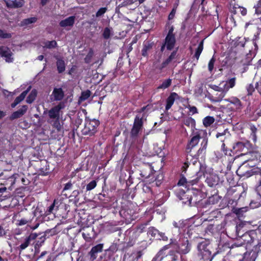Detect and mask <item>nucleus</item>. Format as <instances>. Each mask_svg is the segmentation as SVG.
Masks as SVG:
<instances>
[{"mask_svg":"<svg viewBox=\"0 0 261 261\" xmlns=\"http://www.w3.org/2000/svg\"><path fill=\"white\" fill-rule=\"evenodd\" d=\"M258 255V252L256 251L252 250L249 253L250 256V261H255Z\"/></svg>","mask_w":261,"mask_h":261,"instance_id":"nucleus-52","label":"nucleus"},{"mask_svg":"<svg viewBox=\"0 0 261 261\" xmlns=\"http://www.w3.org/2000/svg\"><path fill=\"white\" fill-rule=\"evenodd\" d=\"M189 110L192 115L198 113L197 109L195 106H190Z\"/></svg>","mask_w":261,"mask_h":261,"instance_id":"nucleus-60","label":"nucleus"},{"mask_svg":"<svg viewBox=\"0 0 261 261\" xmlns=\"http://www.w3.org/2000/svg\"><path fill=\"white\" fill-rule=\"evenodd\" d=\"M210 87L214 90L215 93L214 94L215 96L213 97V100L215 102H219L222 100L225 96L227 91V88L223 87L222 86H217L215 85H210Z\"/></svg>","mask_w":261,"mask_h":261,"instance_id":"nucleus-6","label":"nucleus"},{"mask_svg":"<svg viewBox=\"0 0 261 261\" xmlns=\"http://www.w3.org/2000/svg\"><path fill=\"white\" fill-rule=\"evenodd\" d=\"M200 138V134L197 132L191 138L187 146V150L189 153H190L192 149L198 144Z\"/></svg>","mask_w":261,"mask_h":261,"instance_id":"nucleus-16","label":"nucleus"},{"mask_svg":"<svg viewBox=\"0 0 261 261\" xmlns=\"http://www.w3.org/2000/svg\"><path fill=\"white\" fill-rule=\"evenodd\" d=\"M152 173V169L151 167L148 166L145 170L141 172L140 175L142 177L148 178L151 177Z\"/></svg>","mask_w":261,"mask_h":261,"instance_id":"nucleus-32","label":"nucleus"},{"mask_svg":"<svg viewBox=\"0 0 261 261\" xmlns=\"http://www.w3.org/2000/svg\"><path fill=\"white\" fill-rule=\"evenodd\" d=\"M217 178L218 177L215 175H210L209 177L206 178V181L210 187H212L217 184Z\"/></svg>","mask_w":261,"mask_h":261,"instance_id":"nucleus-31","label":"nucleus"},{"mask_svg":"<svg viewBox=\"0 0 261 261\" xmlns=\"http://www.w3.org/2000/svg\"><path fill=\"white\" fill-rule=\"evenodd\" d=\"M113 29L111 28L106 27L104 30L102 34L103 37L108 39L110 38L111 36L112 35Z\"/></svg>","mask_w":261,"mask_h":261,"instance_id":"nucleus-39","label":"nucleus"},{"mask_svg":"<svg viewBox=\"0 0 261 261\" xmlns=\"http://www.w3.org/2000/svg\"><path fill=\"white\" fill-rule=\"evenodd\" d=\"M168 258V261H176L178 259V255L175 254L173 251H171Z\"/></svg>","mask_w":261,"mask_h":261,"instance_id":"nucleus-53","label":"nucleus"},{"mask_svg":"<svg viewBox=\"0 0 261 261\" xmlns=\"http://www.w3.org/2000/svg\"><path fill=\"white\" fill-rule=\"evenodd\" d=\"M255 13L257 15L261 14V0H259L257 4L254 6Z\"/></svg>","mask_w":261,"mask_h":261,"instance_id":"nucleus-48","label":"nucleus"},{"mask_svg":"<svg viewBox=\"0 0 261 261\" xmlns=\"http://www.w3.org/2000/svg\"><path fill=\"white\" fill-rule=\"evenodd\" d=\"M238 11L240 12L243 16H245L247 14V10L244 7H239L238 8Z\"/></svg>","mask_w":261,"mask_h":261,"instance_id":"nucleus-59","label":"nucleus"},{"mask_svg":"<svg viewBox=\"0 0 261 261\" xmlns=\"http://www.w3.org/2000/svg\"><path fill=\"white\" fill-rule=\"evenodd\" d=\"M81 116H82V114L80 115V113H78L76 116L77 117L75 121V123L76 125L79 126V125L81 124L83 121L82 119L80 118Z\"/></svg>","mask_w":261,"mask_h":261,"instance_id":"nucleus-56","label":"nucleus"},{"mask_svg":"<svg viewBox=\"0 0 261 261\" xmlns=\"http://www.w3.org/2000/svg\"><path fill=\"white\" fill-rule=\"evenodd\" d=\"M75 17L74 16H71L67 17V18L61 20L59 22L60 27L63 28L72 27L75 22Z\"/></svg>","mask_w":261,"mask_h":261,"instance_id":"nucleus-20","label":"nucleus"},{"mask_svg":"<svg viewBox=\"0 0 261 261\" xmlns=\"http://www.w3.org/2000/svg\"><path fill=\"white\" fill-rule=\"evenodd\" d=\"M192 193L190 190H187V192L181 191L177 196L182 201V203L190 205L192 204V200L193 199L191 195Z\"/></svg>","mask_w":261,"mask_h":261,"instance_id":"nucleus-13","label":"nucleus"},{"mask_svg":"<svg viewBox=\"0 0 261 261\" xmlns=\"http://www.w3.org/2000/svg\"><path fill=\"white\" fill-rule=\"evenodd\" d=\"M55 201H54V202L53 203H52L48 207V209L47 210L46 212H47V214L53 213V211H54V210L55 208Z\"/></svg>","mask_w":261,"mask_h":261,"instance_id":"nucleus-58","label":"nucleus"},{"mask_svg":"<svg viewBox=\"0 0 261 261\" xmlns=\"http://www.w3.org/2000/svg\"><path fill=\"white\" fill-rule=\"evenodd\" d=\"M246 89L248 92V95H251L254 91V87L252 84H250L247 86Z\"/></svg>","mask_w":261,"mask_h":261,"instance_id":"nucleus-55","label":"nucleus"},{"mask_svg":"<svg viewBox=\"0 0 261 261\" xmlns=\"http://www.w3.org/2000/svg\"><path fill=\"white\" fill-rule=\"evenodd\" d=\"M99 122L96 119H85L84 127L82 130V133L84 135L91 136L94 135L97 132V127Z\"/></svg>","mask_w":261,"mask_h":261,"instance_id":"nucleus-5","label":"nucleus"},{"mask_svg":"<svg viewBox=\"0 0 261 261\" xmlns=\"http://www.w3.org/2000/svg\"><path fill=\"white\" fill-rule=\"evenodd\" d=\"M37 94V91L35 89H33L31 91L30 94L27 98L26 101L28 103H32L35 99Z\"/></svg>","mask_w":261,"mask_h":261,"instance_id":"nucleus-33","label":"nucleus"},{"mask_svg":"<svg viewBox=\"0 0 261 261\" xmlns=\"http://www.w3.org/2000/svg\"><path fill=\"white\" fill-rule=\"evenodd\" d=\"M203 49V40H202L199 44L196 50L195 54L194 55L195 57L198 60L199 58L200 55Z\"/></svg>","mask_w":261,"mask_h":261,"instance_id":"nucleus-38","label":"nucleus"},{"mask_svg":"<svg viewBox=\"0 0 261 261\" xmlns=\"http://www.w3.org/2000/svg\"><path fill=\"white\" fill-rule=\"evenodd\" d=\"M72 183L70 181L67 182L65 185V187L64 188V190H68L70 189L71 187H72Z\"/></svg>","mask_w":261,"mask_h":261,"instance_id":"nucleus-64","label":"nucleus"},{"mask_svg":"<svg viewBox=\"0 0 261 261\" xmlns=\"http://www.w3.org/2000/svg\"><path fill=\"white\" fill-rule=\"evenodd\" d=\"M108 10L107 7H102L100 8L96 13V16L99 17L102 16Z\"/></svg>","mask_w":261,"mask_h":261,"instance_id":"nucleus-50","label":"nucleus"},{"mask_svg":"<svg viewBox=\"0 0 261 261\" xmlns=\"http://www.w3.org/2000/svg\"><path fill=\"white\" fill-rule=\"evenodd\" d=\"M207 139H204L201 143V147L197 151V152L196 154L194 155L195 161L193 162V164L196 162V160L198 158H201V159H203L205 157L206 153V149L207 145Z\"/></svg>","mask_w":261,"mask_h":261,"instance_id":"nucleus-12","label":"nucleus"},{"mask_svg":"<svg viewBox=\"0 0 261 261\" xmlns=\"http://www.w3.org/2000/svg\"><path fill=\"white\" fill-rule=\"evenodd\" d=\"M241 239L243 240L244 242H241L240 244L234 243L232 245L230 251L232 252H234L236 250V249L242 246L246 243H251L253 242L252 238L249 232H245L240 237Z\"/></svg>","mask_w":261,"mask_h":261,"instance_id":"nucleus-11","label":"nucleus"},{"mask_svg":"<svg viewBox=\"0 0 261 261\" xmlns=\"http://www.w3.org/2000/svg\"><path fill=\"white\" fill-rule=\"evenodd\" d=\"M244 224L242 223H239V224H237L234 227V230H235V237H240L241 236V234L244 233V231L242 230V229L243 228Z\"/></svg>","mask_w":261,"mask_h":261,"instance_id":"nucleus-34","label":"nucleus"},{"mask_svg":"<svg viewBox=\"0 0 261 261\" xmlns=\"http://www.w3.org/2000/svg\"><path fill=\"white\" fill-rule=\"evenodd\" d=\"M256 88L259 93L261 94V78L259 82L256 83Z\"/></svg>","mask_w":261,"mask_h":261,"instance_id":"nucleus-63","label":"nucleus"},{"mask_svg":"<svg viewBox=\"0 0 261 261\" xmlns=\"http://www.w3.org/2000/svg\"><path fill=\"white\" fill-rule=\"evenodd\" d=\"M172 81V80L171 79H167L163 80L161 84L157 87V89L165 90L168 88L171 85Z\"/></svg>","mask_w":261,"mask_h":261,"instance_id":"nucleus-26","label":"nucleus"},{"mask_svg":"<svg viewBox=\"0 0 261 261\" xmlns=\"http://www.w3.org/2000/svg\"><path fill=\"white\" fill-rule=\"evenodd\" d=\"M182 122L185 125L191 128L194 127L195 126V121L191 117L184 118Z\"/></svg>","mask_w":261,"mask_h":261,"instance_id":"nucleus-29","label":"nucleus"},{"mask_svg":"<svg viewBox=\"0 0 261 261\" xmlns=\"http://www.w3.org/2000/svg\"><path fill=\"white\" fill-rule=\"evenodd\" d=\"M250 129L251 131V138H252L253 141L255 143L257 140V137L256 135V133L257 131V128L254 125H250Z\"/></svg>","mask_w":261,"mask_h":261,"instance_id":"nucleus-41","label":"nucleus"},{"mask_svg":"<svg viewBox=\"0 0 261 261\" xmlns=\"http://www.w3.org/2000/svg\"><path fill=\"white\" fill-rule=\"evenodd\" d=\"M28 107L27 105H23L21 108L17 111L13 112L10 117L11 120L20 118L22 117L27 111Z\"/></svg>","mask_w":261,"mask_h":261,"instance_id":"nucleus-18","label":"nucleus"},{"mask_svg":"<svg viewBox=\"0 0 261 261\" xmlns=\"http://www.w3.org/2000/svg\"><path fill=\"white\" fill-rule=\"evenodd\" d=\"M93 52L92 50H90L85 58V61L87 63H90L91 59L93 56Z\"/></svg>","mask_w":261,"mask_h":261,"instance_id":"nucleus-54","label":"nucleus"},{"mask_svg":"<svg viewBox=\"0 0 261 261\" xmlns=\"http://www.w3.org/2000/svg\"><path fill=\"white\" fill-rule=\"evenodd\" d=\"M175 13H176V9L173 8L168 16V19L169 20H171V19H173V18L175 16Z\"/></svg>","mask_w":261,"mask_h":261,"instance_id":"nucleus-61","label":"nucleus"},{"mask_svg":"<svg viewBox=\"0 0 261 261\" xmlns=\"http://www.w3.org/2000/svg\"><path fill=\"white\" fill-rule=\"evenodd\" d=\"M143 117H141L139 115H137L134 119L133 125L130 133V136L132 139V144L136 141H137L138 137L143 129Z\"/></svg>","mask_w":261,"mask_h":261,"instance_id":"nucleus-4","label":"nucleus"},{"mask_svg":"<svg viewBox=\"0 0 261 261\" xmlns=\"http://www.w3.org/2000/svg\"><path fill=\"white\" fill-rule=\"evenodd\" d=\"M0 56L8 63H12L14 61L13 54L11 49L5 46H0Z\"/></svg>","mask_w":261,"mask_h":261,"instance_id":"nucleus-10","label":"nucleus"},{"mask_svg":"<svg viewBox=\"0 0 261 261\" xmlns=\"http://www.w3.org/2000/svg\"><path fill=\"white\" fill-rule=\"evenodd\" d=\"M212 247L206 240L199 243L197 246V255L199 259L203 261H212L216 253L212 254Z\"/></svg>","mask_w":261,"mask_h":261,"instance_id":"nucleus-2","label":"nucleus"},{"mask_svg":"<svg viewBox=\"0 0 261 261\" xmlns=\"http://www.w3.org/2000/svg\"><path fill=\"white\" fill-rule=\"evenodd\" d=\"M51 97V99L54 101H60L64 97V92L61 88H55Z\"/></svg>","mask_w":261,"mask_h":261,"instance_id":"nucleus-17","label":"nucleus"},{"mask_svg":"<svg viewBox=\"0 0 261 261\" xmlns=\"http://www.w3.org/2000/svg\"><path fill=\"white\" fill-rule=\"evenodd\" d=\"M230 134L227 129L224 130L222 132H218L216 134V137L220 139L221 142H224L225 139L229 137Z\"/></svg>","mask_w":261,"mask_h":261,"instance_id":"nucleus-27","label":"nucleus"},{"mask_svg":"<svg viewBox=\"0 0 261 261\" xmlns=\"http://www.w3.org/2000/svg\"><path fill=\"white\" fill-rule=\"evenodd\" d=\"M37 18L36 17H30L23 19L20 23L21 27L28 26L32 23H35L37 21Z\"/></svg>","mask_w":261,"mask_h":261,"instance_id":"nucleus-28","label":"nucleus"},{"mask_svg":"<svg viewBox=\"0 0 261 261\" xmlns=\"http://www.w3.org/2000/svg\"><path fill=\"white\" fill-rule=\"evenodd\" d=\"M164 257L163 251L160 250L151 261H162Z\"/></svg>","mask_w":261,"mask_h":261,"instance_id":"nucleus-45","label":"nucleus"},{"mask_svg":"<svg viewBox=\"0 0 261 261\" xmlns=\"http://www.w3.org/2000/svg\"><path fill=\"white\" fill-rule=\"evenodd\" d=\"M255 51L249 50V53L247 54L245 58L241 60V63L243 65H249L251 64L253 58L255 56Z\"/></svg>","mask_w":261,"mask_h":261,"instance_id":"nucleus-22","label":"nucleus"},{"mask_svg":"<svg viewBox=\"0 0 261 261\" xmlns=\"http://www.w3.org/2000/svg\"><path fill=\"white\" fill-rule=\"evenodd\" d=\"M173 60L169 57L164 61L161 65L159 69L160 70H162L163 68H165L169 64H170Z\"/></svg>","mask_w":261,"mask_h":261,"instance_id":"nucleus-51","label":"nucleus"},{"mask_svg":"<svg viewBox=\"0 0 261 261\" xmlns=\"http://www.w3.org/2000/svg\"><path fill=\"white\" fill-rule=\"evenodd\" d=\"M12 37L11 33H7L6 32L0 29V38L3 39L10 38Z\"/></svg>","mask_w":261,"mask_h":261,"instance_id":"nucleus-47","label":"nucleus"},{"mask_svg":"<svg viewBox=\"0 0 261 261\" xmlns=\"http://www.w3.org/2000/svg\"><path fill=\"white\" fill-rule=\"evenodd\" d=\"M233 148L237 151H243L247 149V147L245 143L241 142H237L233 146Z\"/></svg>","mask_w":261,"mask_h":261,"instance_id":"nucleus-37","label":"nucleus"},{"mask_svg":"<svg viewBox=\"0 0 261 261\" xmlns=\"http://www.w3.org/2000/svg\"><path fill=\"white\" fill-rule=\"evenodd\" d=\"M215 121V118L212 116H206L203 119V124L205 127L210 126Z\"/></svg>","mask_w":261,"mask_h":261,"instance_id":"nucleus-35","label":"nucleus"},{"mask_svg":"<svg viewBox=\"0 0 261 261\" xmlns=\"http://www.w3.org/2000/svg\"><path fill=\"white\" fill-rule=\"evenodd\" d=\"M28 222V221L27 219H25L24 218H22V219H20V220H18V225H20V226L23 225L27 224Z\"/></svg>","mask_w":261,"mask_h":261,"instance_id":"nucleus-62","label":"nucleus"},{"mask_svg":"<svg viewBox=\"0 0 261 261\" xmlns=\"http://www.w3.org/2000/svg\"><path fill=\"white\" fill-rule=\"evenodd\" d=\"M91 92L89 90H87L82 92L81 96L80 97L79 101L82 102L87 99L90 96Z\"/></svg>","mask_w":261,"mask_h":261,"instance_id":"nucleus-42","label":"nucleus"},{"mask_svg":"<svg viewBox=\"0 0 261 261\" xmlns=\"http://www.w3.org/2000/svg\"><path fill=\"white\" fill-rule=\"evenodd\" d=\"M97 185V182L95 180H93L90 181L86 186L87 191H90L95 188Z\"/></svg>","mask_w":261,"mask_h":261,"instance_id":"nucleus-49","label":"nucleus"},{"mask_svg":"<svg viewBox=\"0 0 261 261\" xmlns=\"http://www.w3.org/2000/svg\"><path fill=\"white\" fill-rule=\"evenodd\" d=\"M38 237V234L36 233H32L29 236L24 239L20 246L18 247V249L22 251L26 249Z\"/></svg>","mask_w":261,"mask_h":261,"instance_id":"nucleus-14","label":"nucleus"},{"mask_svg":"<svg viewBox=\"0 0 261 261\" xmlns=\"http://www.w3.org/2000/svg\"><path fill=\"white\" fill-rule=\"evenodd\" d=\"M6 6L9 8H18L24 5L23 0H5Z\"/></svg>","mask_w":261,"mask_h":261,"instance_id":"nucleus-19","label":"nucleus"},{"mask_svg":"<svg viewBox=\"0 0 261 261\" xmlns=\"http://www.w3.org/2000/svg\"><path fill=\"white\" fill-rule=\"evenodd\" d=\"M119 1L121 2V3L119 4V7H124L137 2L136 0H119Z\"/></svg>","mask_w":261,"mask_h":261,"instance_id":"nucleus-44","label":"nucleus"},{"mask_svg":"<svg viewBox=\"0 0 261 261\" xmlns=\"http://www.w3.org/2000/svg\"><path fill=\"white\" fill-rule=\"evenodd\" d=\"M148 233L157 239V237L160 235V231L154 227H150Z\"/></svg>","mask_w":261,"mask_h":261,"instance_id":"nucleus-43","label":"nucleus"},{"mask_svg":"<svg viewBox=\"0 0 261 261\" xmlns=\"http://www.w3.org/2000/svg\"><path fill=\"white\" fill-rule=\"evenodd\" d=\"M191 249V245L187 238H183L180 240L178 245L177 252L181 255L188 253Z\"/></svg>","mask_w":261,"mask_h":261,"instance_id":"nucleus-9","label":"nucleus"},{"mask_svg":"<svg viewBox=\"0 0 261 261\" xmlns=\"http://www.w3.org/2000/svg\"><path fill=\"white\" fill-rule=\"evenodd\" d=\"M178 97V96L177 94L175 92H172L170 94L166 99V110L168 111L171 108L172 106L173 105L175 99Z\"/></svg>","mask_w":261,"mask_h":261,"instance_id":"nucleus-23","label":"nucleus"},{"mask_svg":"<svg viewBox=\"0 0 261 261\" xmlns=\"http://www.w3.org/2000/svg\"><path fill=\"white\" fill-rule=\"evenodd\" d=\"M63 108L61 104H59L53 107L48 111L49 119L48 122L53 124V126L57 129L59 130L61 125L59 122L60 112Z\"/></svg>","mask_w":261,"mask_h":261,"instance_id":"nucleus-3","label":"nucleus"},{"mask_svg":"<svg viewBox=\"0 0 261 261\" xmlns=\"http://www.w3.org/2000/svg\"><path fill=\"white\" fill-rule=\"evenodd\" d=\"M246 163H244L242 165L237 171V173L238 175L243 177L246 176L247 177H250L254 174H257L259 177L258 178L257 184L255 186V191L257 193L258 200L254 201L252 200L250 202V205L253 207H257L261 206V169L258 168H253L252 169L244 171V168L246 167L245 165Z\"/></svg>","mask_w":261,"mask_h":261,"instance_id":"nucleus-1","label":"nucleus"},{"mask_svg":"<svg viewBox=\"0 0 261 261\" xmlns=\"http://www.w3.org/2000/svg\"><path fill=\"white\" fill-rule=\"evenodd\" d=\"M31 88V87H29L26 90L23 91L21 93V94L18 97H17L14 101L17 103V104H19L21 101H22L24 98L25 97L26 95L28 93L29 91H30Z\"/></svg>","mask_w":261,"mask_h":261,"instance_id":"nucleus-36","label":"nucleus"},{"mask_svg":"<svg viewBox=\"0 0 261 261\" xmlns=\"http://www.w3.org/2000/svg\"><path fill=\"white\" fill-rule=\"evenodd\" d=\"M236 80V77H232L226 82L221 83L220 85L225 88V89L227 88V91H228L230 88H232L235 86Z\"/></svg>","mask_w":261,"mask_h":261,"instance_id":"nucleus-24","label":"nucleus"},{"mask_svg":"<svg viewBox=\"0 0 261 261\" xmlns=\"http://www.w3.org/2000/svg\"><path fill=\"white\" fill-rule=\"evenodd\" d=\"M57 67L58 71L59 73L63 72L65 70V62L62 59H58L57 63Z\"/></svg>","mask_w":261,"mask_h":261,"instance_id":"nucleus-30","label":"nucleus"},{"mask_svg":"<svg viewBox=\"0 0 261 261\" xmlns=\"http://www.w3.org/2000/svg\"><path fill=\"white\" fill-rule=\"evenodd\" d=\"M203 174V173L202 171H199L198 172H197V177L196 178H195V179L191 180H189V181H187V179L185 177H182L179 180V181L177 183V185L179 186H185L186 187L189 186L190 185H193L194 184H196L198 181L199 177H201Z\"/></svg>","mask_w":261,"mask_h":261,"instance_id":"nucleus-15","label":"nucleus"},{"mask_svg":"<svg viewBox=\"0 0 261 261\" xmlns=\"http://www.w3.org/2000/svg\"><path fill=\"white\" fill-rule=\"evenodd\" d=\"M152 45L153 43L149 41L145 42L142 49V55L144 57H146L148 55V51L152 48Z\"/></svg>","mask_w":261,"mask_h":261,"instance_id":"nucleus-25","label":"nucleus"},{"mask_svg":"<svg viewBox=\"0 0 261 261\" xmlns=\"http://www.w3.org/2000/svg\"><path fill=\"white\" fill-rule=\"evenodd\" d=\"M174 29L173 25L169 26L168 32L165 39L164 43H165L166 47L169 50L174 48L176 42L175 34L173 33Z\"/></svg>","mask_w":261,"mask_h":261,"instance_id":"nucleus-7","label":"nucleus"},{"mask_svg":"<svg viewBox=\"0 0 261 261\" xmlns=\"http://www.w3.org/2000/svg\"><path fill=\"white\" fill-rule=\"evenodd\" d=\"M103 246V244H99L91 248L89 254L90 255V258L92 260L96 259L97 257L96 254L97 253L101 252L102 251Z\"/></svg>","mask_w":261,"mask_h":261,"instance_id":"nucleus-21","label":"nucleus"},{"mask_svg":"<svg viewBox=\"0 0 261 261\" xmlns=\"http://www.w3.org/2000/svg\"><path fill=\"white\" fill-rule=\"evenodd\" d=\"M215 61H216V59L215 58V57L214 56L212 57V58L209 61V63L208 64V71L210 72H212L214 69V64L215 63Z\"/></svg>","mask_w":261,"mask_h":261,"instance_id":"nucleus-46","label":"nucleus"},{"mask_svg":"<svg viewBox=\"0 0 261 261\" xmlns=\"http://www.w3.org/2000/svg\"><path fill=\"white\" fill-rule=\"evenodd\" d=\"M156 239L167 241L168 240V238L165 235L164 233L160 232V235L157 237Z\"/></svg>","mask_w":261,"mask_h":261,"instance_id":"nucleus-57","label":"nucleus"},{"mask_svg":"<svg viewBox=\"0 0 261 261\" xmlns=\"http://www.w3.org/2000/svg\"><path fill=\"white\" fill-rule=\"evenodd\" d=\"M224 100L229 102L226 107L231 111H238L242 109V105L240 100L236 97L225 99Z\"/></svg>","mask_w":261,"mask_h":261,"instance_id":"nucleus-8","label":"nucleus"},{"mask_svg":"<svg viewBox=\"0 0 261 261\" xmlns=\"http://www.w3.org/2000/svg\"><path fill=\"white\" fill-rule=\"evenodd\" d=\"M57 46V43L56 41H47L44 42V48L51 49L56 47Z\"/></svg>","mask_w":261,"mask_h":261,"instance_id":"nucleus-40","label":"nucleus"}]
</instances>
